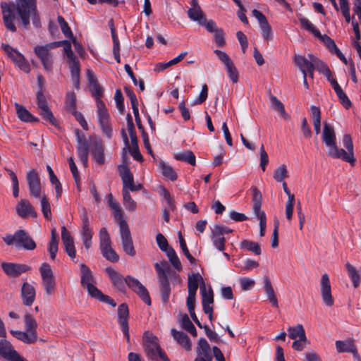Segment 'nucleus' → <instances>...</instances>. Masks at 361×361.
<instances>
[{
	"instance_id": "1",
	"label": "nucleus",
	"mask_w": 361,
	"mask_h": 361,
	"mask_svg": "<svg viewBox=\"0 0 361 361\" xmlns=\"http://www.w3.org/2000/svg\"><path fill=\"white\" fill-rule=\"evenodd\" d=\"M1 8L4 25L13 32L16 31L14 24L15 11L18 13L25 27L29 25L30 18L34 26L36 27L41 26L40 18L37 9V0H16V4H11L2 3Z\"/></svg>"
},
{
	"instance_id": "2",
	"label": "nucleus",
	"mask_w": 361,
	"mask_h": 361,
	"mask_svg": "<svg viewBox=\"0 0 361 361\" xmlns=\"http://www.w3.org/2000/svg\"><path fill=\"white\" fill-rule=\"evenodd\" d=\"M75 135L77 153L83 166L86 167L88 164L89 142H90V150L93 159L100 165L104 164L105 163L104 145L102 139L97 136H91L87 140L85 135L79 130H75Z\"/></svg>"
},
{
	"instance_id": "3",
	"label": "nucleus",
	"mask_w": 361,
	"mask_h": 361,
	"mask_svg": "<svg viewBox=\"0 0 361 361\" xmlns=\"http://www.w3.org/2000/svg\"><path fill=\"white\" fill-rule=\"evenodd\" d=\"M158 342L157 337L149 331L144 333L143 347L147 357L154 361H158L159 359L164 361H170Z\"/></svg>"
},
{
	"instance_id": "4",
	"label": "nucleus",
	"mask_w": 361,
	"mask_h": 361,
	"mask_svg": "<svg viewBox=\"0 0 361 361\" xmlns=\"http://www.w3.org/2000/svg\"><path fill=\"white\" fill-rule=\"evenodd\" d=\"M61 42H51L45 45H37L34 48V52L40 59L44 70L47 72L52 71L53 54L51 49L59 47Z\"/></svg>"
},
{
	"instance_id": "5",
	"label": "nucleus",
	"mask_w": 361,
	"mask_h": 361,
	"mask_svg": "<svg viewBox=\"0 0 361 361\" xmlns=\"http://www.w3.org/2000/svg\"><path fill=\"white\" fill-rule=\"evenodd\" d=\"M154 267L157 272L161 298L164 302H167L171 293L170 284L167 276L169 268L166 262L156 263Z\"/></svg>"
},
{
	"instance_id": "6",
	"label": "nucleus",
	"mask_w": 361,
	"mask_h": 361,
	"mask_svg": "<svg viewBox=\"0 0 361 361\" xmlns=\"http://www.w3.org/2000/svg\"><path fill=\"white\" fill-rule=\"evenodd\" d=\"M80 216L82 221L80 235L85 249L89 250L92 243L93 231L90 226L87 212L85 208L80 210Z\"/></svg>"
},
{
	"instance_id": "7",
	"label": "nucleus",
	"mask_w": 361,
	"mask_h": 361,
	"mask_svg": "<svg viewBox=\"0 0 361 361\" xmlns=\"http://www.w3.org/2000/svg\"><path fill=\"white\" fill-rule=\"evenodd\" d=\"M214 52L224 65L229 79L233 83H237L238 82L239 73L232 59L223 51L216 49Z\"/></svg>"
},
{
	"instance_id": "8",
	"label": "nucleus",
	"mask_w": 361,
	"mask_h": 361,
	"mask_svg": "<svg viewBox=\"0 0 361 361\" xmlns=\"http://www.w3.org/2000/svg\"><path fill=\"white\" fill-rule=\"evenodd\" d=\"M343 145L347 149L348 152L343 149H339L337 147L336 152L334 153L333 158L341 159L342 160L353 164L355 161L353 152V145L351 137L349 135H345L343 137Z\"/></svg>"
},
{
	"instance_id": "9",
	"label": "nucleus",
	"mask_w": 361,
	"mask_h": 361,
	"mask_svg": "<svg viewBox=\"0 0 361 361\" xmlns=\"http://www.w3.org/2000/svg\"><path fill=\"white\" fill-rule=\"evenodd\" d=\"M97 106L98 121L102 132L108 138H111L112 136V129L109 124V114L105 104L102 100L97 99Z\"/></svg>"
},
{
	"instance_id": "10",
	"label": "nucleus",
	"mask_w": 361,
	"mask_h": 361,
	"mask_svg": "<svg viewBox=\"0 0 361 361\" xmlns=\"http://www.w3.org/2000/svg\"><path fill=\"white\" fill-rule=\"evenodd\" d=\"M39 272L42 281V286L46 293L50 295L55 289L54 276L50 265L46 262L43 263L39 268Z\"/></svg>"
},
{
	"instance_id": "11",
	"label": "nucleus",
	"mask_w": 361,
	"mask_h": 361,
	"mask_svg": "<svg viewBox=\"0 0 361 361\" xmlns=\"http://www.w3.org/2000/svg\"><path fill=\"white\" fill-rule=\"evenodd\" d=\"M1 47L8 57L20 70L27 73H30V64L23 54L11 47L8 44H2Z\"/></svg>"
},
{
	"instance_id": "12",
	"label": "nucleus",
	"mask_w": 361,
	"mask_h": 361,
	"mask_svg": "<svg viewBox=\"0 0 361 361\" xmlns=\"http://www.w3.org/2000/svg\"><path fill=\"white\" fill-rule=\"evenodd\" d=\"M322 137L323 142L329 148V156L332 157L337 150L336 137L334 127L326 122L324 123Z\"/></svg>"
},
{
	"instance_id": "13",
	"label": "nucleus",
	"mask_w": 361,
	"mask_h": 361,
	"mask_svg": "<svg viewBox=\"0 0 361 361\" xmlns=\"http://www.w3.org/2000/svg\"><path fill=\"white\" fill-rule=\"evenodd\" d=\"M126 285L135 292L146 304L151 305V300L146 288L137 279L127 276L125 278Z\"/></svg>"
},
{
	"instance_id": "14",
	"label": "nucleus",
	"mask_w": 361,
	"mask_h": 361,
	"mask_svg": "<svg viewBox=\"0 0 361 361\" xmlns=\"http://www.w3.org/2000/svg\"><path fill=\"white\" fill-rule=\"evenodd\" d=\"M200 292L202 296V304L204 312L208 315L210 321L213 319V307L214 295L213 291L210 287H206L203 282L200 285Z\"/></svg>"
},
{
	"instance_id": "15",
	"label": "nucleus",
	"mask_w": 361,
	"mask_h": 361,
	"mask_svg": "<svg viewBox=\"0 0 361 361\" xmlns=\"http://www.w3.org/2000/svg\"><path fill=\"white\" fill-rule=\"evenodd\" d=\"M121 136L123 138V141L124 142V147L122 150V159L123 162L128 163L127 161V153L129 152L133 156L134 159L138 161H142L143 160L142 156L140 154L138 148L137 143L132 144L131 146L130 145V142L128 140V137L127 135V132L125 129L121 130Z\"/></svg>"
},
{
	"instance_id": "16",
	"label": "nucleus",
	"mask_w": 361,
	"mask_h": 361,
	"mask_svg": "<svg viewBox=\"0 0 361 361\" xmlns=\"http://www.w3.org/2000/svg\"><path fill=\"white\" fill-rule=\"evenodd\" d=\"M81 271L80 283L83 288H86L88 293L92 296L95 293H98V288L95 286V281L90 269L83 263L80 264Z\"/></svg>"
},
{
	"instance_id": "17",
	"label": "nucleus",
	"mask_w": 361,
	"mask_h": 361,
	"mask_svg": "<svg viewBox=\"0 0 361 361\" xmlns=\"http://www.w3.org/2000/svg\"><path fill=\"white\" fill-rule=\"evenodd\" d=\"M119 176L121 178L123 188V189L130 190L131 191H136L141 188L139 185L136 186L134 183V178L132 173L130 171L128 163L123 162L118 167Z\"/></svg>"
},
{
	"instance_id": "18",
	"label": "nucleus",
	"mask_w": 361,
	"mask_h": 361,
	"mask_svg": "<svg viewBox=\"0 0 361 361\" xmlns=\"http://www.w3.org/2000/svg\"><path fill=\"white\" fill-rule=\"evenodd\" d=\"M119 176L121 178L123 188V189L130 190L131 191H136L141 188L139 185L136 186L134 183V178L132 173L130 171L128 163L123 162L118 167Z\"/></svg>"
},
{
	"instance_id": "19",
	"label": "nucleus",
	"mask_w": 361,
	"mask_h": 361,
	"mask_svg": "<svg viewBox=\"0 0 361 361\" xmlns=\"http://www.w3.org/2000/svg\"><path fill=\"white\" fill-rule=\"evenodd\" d=\"M37 104L39 114L48 121L49 123L54 126L57 125V121L54 118L52 111L47 105L45 97L41 92H38L37 94Z\"/></svg>"
},
{
	"instance_id": "20",
	"label": "nucleus",
	"mask_w": 361,
	"mask_h": 361,
	"mask_svg": "<svg viewBox=\"0 0 361 361\" xmlns=\"http://www.w3.org/2000/svg\"><path fill=\"white\" fill-rule=\"evenodd\" d=\"M319 289L323 302L328 307H331L334 299L331 293V286L329 276L326 273L322 275L319 282Z\"/></svg>"
},
{
	"instance_id": "21",
	"label": "nucleus",
	"mask_w": 361,
	"mask_h": 361,
	"mask_svg": "<svg viewBox=\"0 0 361 361\" xmlns=\"http://www.w3.org/2000/svg\"><path fill=\"white\" fill-rule=\"evenodd\" d=\"M335 345L336 351L338 353H351L353 357H355L359 354L358 349L355 343V340L353 338H348L345 340H338L336 341Z\"/></svg>"
},
{
	"instance_id": "22",
	"label": "nucleus",
	"mask_w": 361,
	"mask_h": 361,
	"mask_svg": "<svg viewBox=\"0 0 361 361\" xmlns=\"http://www.w3.org/2000/svg\"><path fill=\"white\" fill-rule=\"evenodd\" d=\"M129 314L128 307L125 303L119 305L118 308V322L121 325V331H123L127 341H129V329L128 324V317Z\"/></svg>"
},
{
	"instance_id": "23",
	"label": "nucleus",
	"mask_w": 361,
	"mask_h": 361,
	"mask_svg": "<svg viewBox=\"0 0 361 361\" xmlns=\"http://www.w3.org/2000/svg\"><path fill=\"white\" fill-rule=\"evenodd\" d=\"M1 267L6 274L10 277H18L29 269L25 264L8 262H2Z\"/></svg>"
},
{
	"instance_id": "24",
	"label": "nucleus",
	"mask_w": 361,
	"mask_h": 361,
	"mask_svg": "<svg viewBox=\"0 0 361 361\" xmlns=\"http://www.w3.org/2000/svg\"><path fill=\"white\" fill-rule=\"evenodd\" d=\"M190 5L191 7L188 11V18L199 25L202 24L206 16L199 5L198 1L190 0Z\"/></svg>"
},
{
	"instance_id": "25",
	"label": "nucleus",
	"mask_w": 361,
	"mask_h": 361,
	"mask_svg": "<svg viewBox=\"0 0 361 361\" xmlns=\"http://www.w3.org/2000/svg\"><path fill=\"white\" fill-rule=\"evenodd\" d=\"M105 272L115 288L120 291H123L125 290V278L123 277L122 274L111 267L106 268Z\"/></svg>"
},
{
	"instance_id": "26",
	"label": "nucleus",
	"mask_w": 361,
	"mask_h": 361,
	"mask_svg": "<svg viewBox=\"0 0 361 361\" xmlns=\"http://www.w3.org/2000/svg\"><path fill=\"white\" fill-rule=\"evenodd\" d=\"M159 194L163 200L166 204V208L163 211V217L166 222L169 221V211L175 209L173 200H172L169 192L162 185L159 187Z\"/></svg>"
},
{
	"instance_id": "27",
	"label": "nucleus",
	"mask_w": 361,
	"mask_h": 361,
	"mask_svg": "<svg viewBox=\"0 0 361 361\" xmlns=\"http://www.w3.org/2000/svg\"><path fill=\"white\" fill-rule=\"evenodd\" d=\"M16 213L22 218L27 217L29 215L36 217L37 213L35 212L33 207L30 202L25 199L21 200L16 207Z\"/></svg>"
},
{
	"instance_id": "28",
	"label": "nucleus",
	"mask_w": 361,
	"mask_h": 361,
	"mask_svg": "<svg viewBox=\"0 0 361 361\" xmlns=\"http://www.w3.org/2000/svg\"><path fill=\"white\" fill-rule=\"evenodd\" d=\"M35 289L31 284L27 282L23 284L21 288V297L25 305H32L35 299Z\"/></svg>"
},
{
	"instance_id": "29",
	"label": "nucleus",
	"mask_w": 361,
	"mask_h": 361,
	"mask_svg": "<svg viewBox=\"0 0 361 361\" xmlns=\"http://www.w3.org/2000/svg\"><path fill=\"white\" fill-rule=\"evenodd\" d=\"M17 353L9 341L5 339L0 341V355L6 360L9 361Z\"/></svg>"
},
{
	"instance_id": "30",
	"label": "nucleus",
	"mask_w": 361,
	"mask_h": 361,
	"mask_svg": "<svg viewBox=\"0 0 361 361\" xmlns=\"http://www.w3.org/2000/svg\"><path fill=\"white\" fill-rule=\"evenodd\" d=\"M213 246L219 251L224 252L225 250L226 239L224 236L221 235V231L219 228H211L210 235Z\"/></svg>"
},
{
	"instance_id": "31",
	"label": "nucleus",
	"mask_w": 361,
	"mask_h": 361,
	"mask_svg": "<svg viewBox=\"0 0 361 361\" xmlns=\"http://www.w3.org/2000/svg\"><path fill=\"white\" fill-rule=\"evenodd\" d=\"M294 62L295 65L299 68L302 75L307 73V71L314 67L313 61H312L310 59L309 60L302 55H295Z\"/></svg>"
},
{
	"instance_id": "32",
	"label": "nucleus",
	"mask_w": 361,
	"mask_h": 361,
	"mask_svg": "<svg viewBox=\"0 0 361 361\" xmlns=\"http://www.w3.org/2000/svg\"><path fill=\"white\" fill-rule=\"evenodd\" d=\"M264 288L265 293L267 296L268 300H269L270 303L274 307H278V300L275 295L274 290L273 288V286L271 285V283L270 281V279L266 276L264 278Z\"/></svg>"
},
{
	"instance_id": "33",
	"label": "nucleus",
	"mask_w": 361,
	"mask_h": 361,
	"mask_svg": "<svg viewBox=\"0 0 361 361\" xmlns=\"http://www.w3.org/2000/svg\"><path fill=\"white\" fill-rule=\"evenodd\" d=\"M171 334L173 338L186 350H190L191 343L188 336L182 331H176L174 329H171Z\"/></svg>"
},
{
	"instance_id": "34",
	"label": "nucleus",
	"mask_w": 361,
	"mask_h": 361,
	"mask_svg": "<svg viewBox=\"0 0 361 361\" xmlns=\"http://www.w3.org/2000/svg\"><path fill=\"white\" fill-rule=\"evenodd\" d=\"M310 111L314 133L316 135H319L321 133V111L319 107L314 105L310 106Z\"/></svg>"
},
{
	"instance_id": "35",
	"label": "nucleus",
	"mask_w": 361,
	"mask_h": 361,
	"mask_svg": "<svg viewBox=\"0 0 361 361\" xmlns=\"http://www.w3.org/2000/svg\"><path fill=\"white\" fill-rule=\"evenodd\" d=\"M15 107L19 119L24 122L37 121L38 118L33 116L23 106L16 103Z\"/></svg>"
},
{
	"instance_id": "36",
	"label": "nucleus",
	"mask_w": 361,
	"mask_h": 361,
	"mask_svg": "<svg viewBox=\"0 0 361 361\" xmlns=\"http://www.w3.org/2000/svg\"><path fill=\"white\" fill-rule=\"evenodd\" d=\"M288 336L293 340H298L302 338L306 341V334L303 326L302 324H297L294 326L288 328Z\"/></svg>"
},
{
	"instance_id": "37",
	"label": "nucleus",
	"mask_w": 361,
	"mask_h": 361,
	"mask_svg": "<svg viewBox=\"0 0 361 361\" xmlns=\"http://www.w3.org/2000/svg\"><path fill=\"white\" fill-rule=\"evenodd\" d=\"M10 333L18 340L23 341L25 343L30 344L33 343L37 341V336L34 334H30L27 331H14L11 330Z\"/></svg>"
},
{
	"instance_id": "38",
	"label": "nucleus",
	"mask_w": 361,
	"mask_h": 361,
	"mask_svg": "<svg viewBox=\"0 0 361 361\" xmlns=\"http://www.w3.org/2000/svg\"><path fill=\"white\" fill-rule=\"evenodd\" d=\"M197 353V357H204L205 358H207L209 360H212L210 347L205 338H200L198 341Z\"/></svg>"
},
{
	"instance_id": "39",
	"label": "nucleus",
	"mask_w": 361,
	"mask_h": 361,
	"mask_svg": "<svg viewBox=\"0 0 361 361\" xmlns=\"http://www.w3.org/2000/svg\"><path fill=\"white\" fill-rule=\"evenodd\" d=\"M119 225V231L121 238V243L133 240L131 233L128 226L127 222L123 219V217L116 220Z\"/></svg>"
},
{
	"instance_id": "40",
	"label": "nucleus",
	"mask_w": 361,
	"mask_h": 361,
	"mask_svg": "<svg viewBox=\"0 0 361 361\" xmlns=\"http://www.w3.org/2000/svg\"><path fill=\"white\" fill-rule=\"evenodd\" d=\"M345 268L348 276L350 277L353 283V287L357 288L360 283V275L359 274L358 270L356 269L355 267H354L353 265L348 262L345 264Z\"/></svg>"
},
{
	"instance_id": "41",
	"label": "nucleus",
	"mask_w": 361,
	"mask_h": 361,
	"mask_svg": "<svg viewBox=\"0 0 361 361\" xmlns=\"http://www.w3.org/2000/svg\"><path fill=\"white\" fill-rule=\"evenodd\" d=\"M269 99L271 109H273L274 111H278L280 114L281 116L283 117V118L288 119L289 118V116L286 113L283 103L276 96L274 95H271Z\"/></svg>"
},
{
	"instance_id": "42",
	"label": "nucleus",
	"mask_w": 361,
	"mask_h": 361,
	"mask_svg": "<svg viewBox=\"0 0 361 361\" xmlns=\"http://www.w3.org/2000/svg\"><path fill=\"white\" fill-rule=\"evenodd\" d=\"M308 57L312 61H313L314 69H317L319 72L322 73L325 77L329 76V74L331 72L326 63H324L322 61H321L318 58L315 57L312 54H309Z\"/></svg>"
},
{
	"instance_id": "43",
	"label": "nucleus",
	"mask_w": 361,
	"mask_h": 361,
	"mask_svg": "<svg viewBox=\"0 0 361 361\" xmlns=\"http://www.w3.org/2000/svg\"><path fill=\"white\" fill-rule=\"evenodd\" d=\"M174 158L176 160L187 162L192 166H195L196 164L195 156L193 152L190 150L176 154Z\"/></svg>"
},
{
	"instance_id": "44",
	"label": "nucleus",
	"mask_w": 361,
	"mask_h": 361,
	"mask_svg": "<svg viewBox=\"0 0 361 361\" xmlns=\"http://www.w3.org/2000/svg\"><path fill=\"white\" fill-rule=\"evenodd\" d=\"M20 240L18 242L17 247H23L26 250H32L36 247L34 240L29 237L23 231V235H20Z\"/></svg>"
},
{
	"instance_id": "45",
	"label": "nucleus",
	"mask_w": 361,
	"mask_h": 361,
	"mask_svg": "<svg viewBox=\"0 0 361 361\" xmlns=\"http://www.w3.org/2000/svg\"><path fill=\"white\" fill-rule=\"evenodd\" d=\"M107 199L108 204L113 211L114 218L116 220L123 218V212L120 207V205L113 199L112 195L109 194Z\"/></svg>"
},
{
	"instance_id": "46",
	"label": "nucleus",
	"mask_w": 361,
	"mask_h": 361,
	"mask_svg": "<svg viewBox=\"0 0 361 361\" xmlns=\"http://www.w3.org/2000/svg\"><path fill=\"white\" fill-rule=\"evenodd\" d=\"M202 280L199 273L192 274L188 276V293H196L200 281Z\"/></svg>"
},
{
	"instance_id": "47",
	"label": "nucleus",
	"mask_w": 361,
	"mask_h": 361,
	"mask_svg": "<svg viewBox=\"0 0 361 361\" xmlns=\"http://www.w3.org/2000/svg\"><path fill=\"white\" fill-rule=\"evenodd\" d=\"M159 167L161 169L162 174L169 178L171 180H175L177 178L176 173L174 171L173 168L166 164L164 161H160L159 163Z\"/></svg>"
},
{
	"instance_id": "48",
	"label": "nucleus",
	"mask_w": 361,
	"mask_h": 361,
	"mask_svg": "<svg viewBox=\"0 0 361 361\" xmlns=\"http://www.w3.org/2000/svg\"><path fill=\"white\" fill-rule=\"evenodd\" d=\"M58 240L56 239V231L55 228L51 230V238L49 243L48 251L51 259H54L58 251Z\"/></svg>"
},
{
	"instance_id": "49",
	"label": "nucleus",
	"mask_w": 361,
	"mask_h": 361,
	"mask_svg": "<svg viewBox=\"0 0 361 361\" xmlns=\"http://www.w3.org/2000/svg\"><path fill=\"white\" fill-rule=\"evenodd\" d=\"M47 170L49 173V180H50L51 183L55 186L56 197L58 198L61 195V192H62L61 185L59 180V179L54 174V171L52 170V169L51 168L50 166H49V165L47 166Z\"/></svg>"
},
{
	"instance_id": "50",
	"label": "nucleus",
	"mask_w": 361,
	"mask_h": 361,
	"mask_svg": "<svg viewBox=\"0 0 361 361\" xmlns=\"http://www.w3.org/2000/svg\"><path fill=\"white\" fill-rule=\"evenodd\" d=\"M123 204L126 209L130 212H134L136 209L137 204L132 199L129 191L127 189H123L122 191Z\"/></svg>"
},
{
	"instance_id": "51",
	"label": "nucleus",
	"mask_w": 361,
	"mask_h": 361,
	"mask_svg": "<svg viewBox=\"0 0 361 361\" xmlns=\"http://www.w3.org/2000/svg\"><path fill=\"white\" fill-rule=\"evenodd\" d=\"M26 331L30 334L37 336L36 329L37 326L35 319L30 314H26L24 317Z\"/></svg>"
},
{
	"instance_id": "52",
	"label": "nucleus",
	"mask_w": 361,
	"mask_h": 361,
	"mask_svg": "<svg viewBox=\"0 0 361 361\" xmlns=\"http://www.w3.org/2000/svg\"><path fill=\"white\" fill-rule=\"evenodd\" d=\"M240 247L242 249L252 252L257 255H259L261 254L260 246L256 242L245 240L241 242Z\"/></svg>"
},
{
	"instance_id": "53",
	"label": "nucleus",
	"mask_w": 361,
	"mask_h": 361,
	"mask_svg": "<svg viewBox=\"0 0 361 361\" xmlns=\"http://www.w3.org/2000/svg\"><path fill=\"white\" fill-rule=\"evenodd\" d=\"M101 250L102 254L104 256V258H106L107 260L112 262H116L119 259L118 255L116 254V252L113 250L111 247V245L102 247Z\"/></svg>"
},
{
	"instance_id": "54",
	"label": "nucleus",
	"mask_w": 361,
	"mask_h": 361,
	"mask_svg": "<svg viewBox=\"0 0 361 361\" xmlns=\"http://www.w3.org/2000/svg\"><path fill=\"white\" fill-rule=\"evenodd\" d=\"M299 21L305 29L311 32L314 36H320V32L314 27V25L306 18L300 17Z\"/></svg>"
},
{
	"instance_id": "55",
	"label": "nucleus",
	"mask_w": 361,
	"mask_h": 361,
	"mask_svg": "<svg viewBox=\"0 0 361 361\" xmlns=\"http://www.w3.org/2000/svg\"><path fill=\"white\" fill-rule=\"evenodd\" d=\"M273 177L277 182H282L288 177L287 166L285 164L279 166L274 171Z\"/></svg>"
},
{
	"instance_id": "56",
	"label": "nucleus",
	"mask_w": 361,
	"mask_h": 361,
	"mask_svg": "<svg viewBox=\"0 0 361 361\" xmlns=\"http://www.w3.org/2000/svg\"><path fill=\"white\" fill-rule=\"evenodd\" d=\"M180 322H181V326L184 329L188 331L192 336H197L196 329H195V326L193 325V324L190 320V319L187 314L183 315Z\"/></svg>"
},
{
	"instance_id": "57",
	"label": "nucleus",
	"mask_w": 361,
	"mask_h": 361,
	"mask_svg": "<svg viewBox=\"0 0 361 361\" xmlns=\"http://www.w3.org/2000/svg\"><path fill=\"white\" fill-rule=\"evenodd\" d=\"M166 254L173 267L178 270H180L181 263L175 250L171 247L166 252Z\"/></svg>"
},
{
	"instance_id": "58",
	"label": "nucleus",
	"mask_w": 361,
	"mask_h": 361,
	"mask_svg": "<svg viewBox=\"0 0 361 361\" xmlns=\"http://www.w3.org/2000/svg\"><path fill=\"white\" fill-rule=\"evenodd\" d=\"M90 87L92 94L97 97V100L100 99L99 97L102 94L103 90L93 78L92 75H89Z\"/></svg>"
},
{
	"instance_id": "59",
	"label": "nucleus",
	"mask_w": 361,
	"mask_h": 361,
	"mask_svg": "<svg viewBox=\"0 0 361 361\" xmlns=\"http://www.w3.org/2000/svg\"><path fill=\"white\" fill-rule=\"evenodd\" d=\"M20 235H23V230H18L13 235H6L3 238V240L8 245L15 244L16 246L17 247L18 242L20 240V238L21 237Z\"/></svg>"
},
{
	"instance_id": "60",
	"label": "nucleus",
	"mask_w": 361,
	"mask_h": 361,
	"mask_svg": "<svg viewBox=\"0 0 361 361\" xmlns=\"http://www.w3.org/2000/svg\"><path fill=\"white\" fill-rule=\"evenodd\" d=\"M100 249L111 245V238L106 228H102L99 233Z\"/></svg>"
},
{
	"instance_id": "61",
	"label": "nucleus",
	"mask_w": 361,
	"mask_h": 361,
	"mask_svg": "<svg viewBox=\"0 0 361 361\" xmlns=\"http://www.w3.org/2000/svg\"><path fill=\"white\" fill-rule=\"evenodd\" d=\"M41 209L43 213V215L44 217L49 220L51 219V207L49 202L45 196V195H43L41 197Z\"/></svg>"
},
{
	"instance_id": "62",
	"label": "nucleus",
	"mask_w": 361,
	"mask_h": 361,
	"mask_svg": "<svg viewBox=\"0 0 361 361\" xmlns=\"http://www.w3.org/2000/svg\"><path fill=\"white\" fill-rule=\"evenodd\" d=\"M261 31H262V35L264 40L266 41H270L273 39V32L271 30V27L269 25L268 21L264 22L262 25H259Z\"/></svg>"
},
{
	"instance_id": "63",
	"label": "nucleus",
	"mask_w": 361,
	"mask_h": 361,
	"mask_svg": "<svg viewBox=\"0 0 361 361\" xmlns=\"http://www.w3.org/2000/svg\"><path fill=\"white\" fill-rule=\"evenodd\" d=\"M66 106L70 112H74L76 106V96L74 92H68L66 98Z\"/></svg>"
},
{
	"instance_id": "64",
	"label": "nucleus",
	"mask_w": 361,
	"mask_h": 361,
	"mask_svg": "<svg viewBox=\"0 0 361 361\" xmlns=\"http://www.w3.org/2000/svg\"><path fill=\"white\" fill-rule=\"evenodd\" d=\"M71 78L80 77V63L77 58L68 61Z\"/></svg>"
}]
</instances>
